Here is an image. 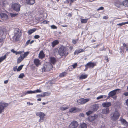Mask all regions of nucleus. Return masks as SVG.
Wrapping results in <instances>:
<instances>
[{
    "label": "nucleus",
    "mask_w": 128,
    "mask_h": 128,
    "mask_svg": "<svg viewBox=\"0 0 128 128\" xmlns=\"http://www.w3.org/2000/svg\"><path fill=\"white\" fill-rule=\"evenodd\" d=\"M8 106V104L4 102H0V114L4 112L5 108Z\"/></svg>",
    "instance_id": "5"
},
{
    "label": "nucleus",
    "mask_w": 128,
    "mask_h": 128,
    "mask_svg": "<svg viewBox=\"0 0 128 128\" xmlns=\"http://www.w3.org/2000/svg\"><path fill=\"white\" fill-rule=\"evenodd\" d=\"M103 98V96H100L97 97L96 98L97 100H98L102 98Z\"/></svg>",
    "instance_id": "52"
},
{
    "label": "nucleus",
    "mask_w": 128,
    "mask_h": 128,
    "mask_svg": "<svg viewBox=\"0 0 128 128\" xmlns=\"http://www.w3.org/2000/svg\"><path fill=\"white\" fill-rule=\"evenodd\" d=\"M80 110L81 109L76 107H73L69 109V112L70 113H76Z\"/></svg>",
    "instance_id": "10"
},
{
    "label": "nucleus",
    "mask_w": 128,
    "mask_h": 128,
    "mask_svg": "<svg viewBox=\"0 0 128 128\" xmlns=\"http://www.w3.org/2000/svg\"><path fill=\"white\" fill-rule=\"evenodd\" d=\"M78 122L75 120L72 121L69 125L68 128H76L78 126Z\"/></svg>",
    "instance_id": "8"
},
{
    "label": "nucleus",
    "mask_w": 128,
    "mask_h": 128,
    "mask_svg": "<svg viewBox=\"0 0 128 128\" xmlns=\"http://www.w3.org/2000/svg\"><path fill=\"white\" fill-rule=\"evenodd\" d=\"M67 74V73L66 72H63L60 74L59 76L62 78L66 76Z\"/></svg>",
    "instance_id": "28"
},
{
    "label": "nucleus",
    "mask_w": 128,
    "mask_h": 128,
    "mask_svg": "<svg viewBox=\"0 0 128 128\" xmlns=\"http://www.w3.org/2000/svg\"><path fill=\"white\" fill-rule=\"evenodd\" d=\"M11 51L14 53L16 54V55L20 54L22 53V51L16 52L13 49L11 50Z\"/></svg>",
    "instance_id": "30"
},
{
    "label": "nucleus",
    "mask_w": 128,
    "mask_h": 128,
    "mask_svg": "<svg viewBox=\"0 0 128 128\" xmlns=\"http://www.w3.org/2000/svg\"><path fill=\"white\" fill-rule=\"evenodd\" d=\"M17 66H16L13 68V70L14 71L17 70Z\"/></svg>",
    "instance_id": "61"
},
{
    "label": "nucleus",
    "mask_w": 128,
    "mask_h": 128,
    "mask_svg": "<svg viewBox=\"0 0 128 128\" xmlns=\"http://www.w3.org/2000/svg\"><path fill=\"white\" fill-rule=\"evenodd\" d=\"M99 106L98 104H95L93 105L92 107L91 110L93 112L96 111L99 108Z\"/></svg>",
    "instance_id": "14"
},
{
    "label": "nucleus",
    "mask_w": 128,
    "mask_h": 128,
    "mask_svg": "<svg viewBox=\"0 0 128 128\" xmlns=\"http://www.w3.org/2000/svg\"><path fill=\"white\" fill-rule=\"evenodd\" d=\"M122 124L126 126H127L128 125V123L123 118H122L120 120Z\"/></svg>",
    "instance_id": "20"
},
{
    "label": "nucleus",
    "mask_w": 128,
    "mask_h": 128,
    "mask_svg": "<svg viewBox=\"0 0 128 128\" xmlns=\"http://www.w3.org/2000/svg\"><path fill=\"white\" fill-rule=\"evenodd\" d=\"M24 76V74L23 73H22L20 74L18 76V78H22Z\"/></svg>",
    "instance_id": "44"
},
{
    "label": "nucleus",
    "mask_w": 128,
    "mask_h": 128,
    "mask_svg": "<svg viewBox=\"0 0 128 128\" xmlns=\"http://www.w3.org/2000/svg\"><path fill=\"white\" fill-rule=\"evenodd\" d=\"M4 38L3 37L0 38V46H2L4 42Z\"/></svg>",
    "instance_id": "35"
},
{
    "label": "nucleus",
    "mask_w": 128,
    "mask_h": 128,
    "mask_svg": "<svg viewBox=\"0 0 128 128\" xmlns=\"http://www.w3.org/2000/svg\"><path fill=\"white\" fill-rule=\"evenodd\" d=\"M23 66V65H22L18 66V68L17 69V71L18 72L20 71L22 68Z\"/></svg>",
    "instance_id": "41"
},
{
    "label": "nucleus",
    "mask_w": 128,
    "mask_h": 128,
    "mask_svg": "<svg viewBox=\"0 0 128 128\" xmlns=\"http://www.w3.org/2000/svg\"><path fill=\"white\" fill-rule=\"evenodd\" d=\"M67 51L68 49L66 47L62 45L59 48L58 53L61 57L63 56H66L68 54Z\"/></svg>",
    "instance_id": "1"
},
{
    "label": "nucleus",
    "mask_w": 128,
    "mask_h": 128,
    "mask_svg": "<svg viewBox=\"0 0 128 128\" xmlns=\"http://www.w3.org/2000/svg\"><path fill=\"white\" fill-rule=\"evenodd\" d=\"M90 100V98H81L78 100L77 102L79 104H82L89 101Z\"/></svg>",
    "instance_id": "9"
},
{
    "label": "nucleus",
    "mask_w": 128,
    "mask_h": 128,
    "mask_svg": "<svg viewBox=\"0 0 128 128\" xmlns=\"http://www.w3.org/2000/svg\"><path fill=\"white\" fill-rule=\"evenodd\" d=\"M18 14H10V16L12 17H15L16 15Z\"/></svg>",
    "instance_id": "47"
},
{
    "label": "nucleus",
    "mask_w": 128,
    "mask_h": 128,
    "mask_svg": "<svg viewBox=\"0 0 128 128\" xmlns=\"http://www.w3.org/2000/svg\"><path fill=\"white\" fill-rule=\"evenodd\" d=\"M12 7L14 10L17 12H18L20 10L21 6L19 4L14 3L12 4Z\"/></svg>",
    "instance_id": "7"
},
{
    "label": "nucleus",
    "mask_w": 128,
    "mask_h": 128,
    "mask_svg": "<svg viewBox=\"0 0 128 128\" xmlns=\"http://www.w3.org/2000/svg\"><path fill=\"white\" fill-rule=\"evenodd\" d=\"M104 9V8L102 6H101L97 9L98 10H103Z\"/></svg>",
    "instance_id": "55"
},
{
    "label": "nucleus",
    "mask_w": 128,
    "mask_h": 128,
    "mask_svg": "<svg viewBox=\"0 0 128 128\" xmlns=\"http://www.w3.org/2000/svg\"><path fill=\"white\" fill-rule=\"evenodd\" d=\"M14 35L13 36L14 38L15 39L16 41L19 40L22 34V33L21 30L18 28H16L14 30Z\"/></svg>",
    "instance_id": "2"
},
{
    "label": "nucleus",
    "mask_w": 128,
    "mask_h": 128,
    "mask_svg": "<svg viewBox=\"0 0 128 128\" xmlns=\"http://www.w3.org/2000/svg\"><path fill=\"white\" fill-rule=\"evenodd\" d=\"M102 105L104 107H108L111 105V103L110 102H104L102 104Z\"/></svg>",
    "instance_id": "21"
},
{
    "label": "nucleus",
    "mask_w": 128,
    "mask_h": 128,
    "mask_svg": "<svg viewBox=\"0 0 128 128\" xmlns=\"http://www.w3.org/2000/svg\"><path fill=\"white\" fill-rule=\"evenodd\" d=\"M40 36L38 35H36L34 36V38L35 39H38L40 38Z\"/></svg>",
    "instance_id": "54"
},
{
    "label": "nucleus",
    "mask_w": 128,
    "mask_h": 128,
    "mask_svg": "<svg viewBox=\"0 0 128 128\" xmlns=\"http://www.w3.org/2000/svg\"><path fill=\"white\" fill-rule=\"evenodd\" d=\"M88 75L87 74H82L79 77V79L80 80H82L85 79L87 78L88 76Z\"/></svg>",
    "instance_id": "23"
},
{
    "label": "nucleus",
    "mask_w": 128,
    "mask_h": 128,
    "mask_svg": "<svg viewBox=\"0 0 128 128\" xmlns=\"http://www.w3.org/2000/svg\"><path fill=\"white\" fill-rule=\"evenodd\" d=\"M118 89L119 90H118L116 91V93H117L118 94L121 92V90L120 89Z\"/></svg>",
    "instance_id": "57"
},
{
    "label": "nucleus",
    "mask_w": 128,
    "mask_h": 128,
    "mask_svg": "<svg viewBox=\"0 0 128 128\" xmlns=\"http://www.w3.org/2000/svg\"><path fill=\"white\" fill-rule=\"evenodd\" d=\"M36 114L37 116L40 117L39 122H42L45 118V114L44 113L41 112H37Z\"/></svg>",
    "instance_id": "6"
},
{
    "label": "nucleus",
    "mask_w": 128,
    "mask_h": 128,
    "mask_svg": "<svg viewBox=\"0 0 128 128\" xmlns=\"http://www.w3.org/2000/svg\"><path fill=\"white\" fill-rule=\"evenodd\" d=\"M22 53L20 54V56L17 59V63L18 64L20 63L29 54V52H24L22 51Z\"/></svg>",
    "instance_id": "4"
},
{
    "label": "nucleus",
    "mask_w": 128,
    "mask_h": 128,
    "mask_svg": "<svg viewBox=\"0 0 128 128\" xmlns=\"http://www.w3.org/2000/svg\"><path fill=\"white\" fill-rule=\"evenodd\" d=\"M128 24V22H122L118 24L117 26H122L126 24Z\"/></svg>",
    "instance_id": "37"
},
{
    "label": "nucleus",
    "mask_w": 128,
    "mask_h": 128,
    "mask_svg": "<svg viewBox=\"0 0 128 128\" xmlns=\"http://www.w3.org/2000/svg\"><path fill=\"white\" fill-rule=\"evenodd\" d=\"M42 23L44 24H45L49 23V22L46 20H44L42 22Z\"/></svg>",
    "instance_id": "49"
},
{
    "label": "nucleus",
    "mask_w": 128,
    "mask_h": 128,
    "mask_svg": "<svg viewBox=\"0 0 128 128\" xmlns=\"http://www.w3.org/2000/svg\"><path fill=\"white\" fill-rule=\"evenodd\" d=\"M51 28L53 29H56L57 28V27L54 25L51 26Z\"/></svg>",
    "instance_id": "46"
},
{
    "label": "nucleus",
    "mask_w": 128,
    "mask_h": 128,
    "mask_svg": "<svg viewBox=\"0 0 128 128\" xmlns=\"http://www.w3.org/2000/svg\"><path fill=\"white\" fill-rule=\"evenodd\" d=\"M97 117V115L94 114V116H89L88 117V119L89 121L92 122L96 120Z\"/></svg>",
    "instance_id": "13"
},
{
    "label": "nucleus",
    "mask_w": 128,
    "mask_h": 128,
    "mask_svg": "<svg viewBox=\"0 0 128 128\" xmlns=\"http://www.w3.org/2000/svg\"><path fill=\"white\" fill-rule=\"evenodd\" d=\"M50 94H49L47 92H44L43 93L42 95H41V96L42 97L47 96Z\"/></svg>",
    "instance_id": "36"
},
{
    "label": "nucleus",
    "mask_w": 128,
    "mask_h": 128,
    "mask_svg": "<svg viewBox=\"0 0 128 128\" xmlns=\"http://www.w3.org/2000/svg\"><path fill=\"white\" fill-rule=\"evenodd\" d=\"M34 63L37 66L40 64V62L39 60L37 58H35L34 60Z\"/></svg>",
    "instance_id": "16"
},
{
    "label": "nucleus",
    "mask_w": 128,
    "mask_h": 128,
    "mask_svg": "<svg viewBox=\"0 0 128 128\" xmlns=\"http://www.w3.org/2000/svg\"><path fill=\"white\" fill-rule=\"evenodd\" d=\"M78 39H77L76 40H73L72 41V43L74 44H76V41H78Z\"/></svg>",
    "instance_id": "48"
},
{
    "label": "nucleus",
    "mask_w": 128,
    "mask_h": 128,
    "mask_svg": "<svg viewBox=\"0 0 128 128\" xmlns=\"http://www.w3.org/2000/svg\"><path fill=\"white\" fill-rule=\"evenodd\" d=\"M93 112L92 110L91 111L89 110L88 112H86V114L87 115V116H88L90 115V114L92 113Z\"/></svg>",
    "instance_id": "40"
},
{
    "label": "nucleus",
    "mask_w": 128,
    "mask_h": 128,
    "mask_svg": "<svg viewBox=\"0 0 128 128\" xmlns=\"http://www.w3.org/2000/svg\"><path fill=\"white\" fill-rule=\"evenodd\" d=\"M85 68L84 69V71L86 70H87L88 69V66L86 65H85Z\"/></svg>",
    "instance_id": "62"
},
{
    "label": "nucleus",
    "mask_w": 128,
    "mask_h": 128,
    "mask_svg": "<svg viewBox=\"0 0 128 128\" xmlns=\"http://www.w3.org/2000/svg\"><path fill=\"white\" fill-rule=\"evenodd\" d=\"M85 48L84 49L81 48L79 49L78 50H79V51L81 53L85 51Z\"/></svg>",
    "instance_id": "50"
},
{
    "label": "nucleus",
    "mask_w": 128,
    "mask_h": 128,
    "mask_svg": "<svg viewBox=\"0 0 128 128\" xmlns=\"http://www.w3.org/2000/svg\"><path fill=\"white\" fill-rule=\"evenodd\" d=\"M105 60L106 62H108V58L107 56H106L105 57Z\"/></svg>",
    "instance_id": "58"
},
{
    "label": "nucleus",
    "mask_w": 128,
    "mask_h": 128,
    "mask_svg": "<svg viewBox=\"0 0 128 128\" xmlns=\"http://www.w3.org/2000/svg\"><path fill=\"white\" fill-rule=\"evenodd\" d=\"M80 53L79 50H76L74 52V54L75 55H77L78 54Z\"/></svg>",
    "instance_id": "42"
},
{
    "label": "nucleus",
    "mask_w": 128,
    "mask_h": 128,
    "mask_svg": "<svg viewBox=\"0 0 128 128\" xmlns=\"http://www.w3.org/2000/svg\"><path fill=\"white\" fill-rule=\"evenodd\" d=\"M33 93H34V91H32V90H29L27 92H25L23 94V95L24 96H25V95L28 94H32Z\"/></svg>",
    "instance_id": "29"
},
{
    "label": "nucleus",
    "mask_w": 128,
    "mask_h": 128,
    "mask_svg": "<svg viewBox=\"0 0 128 128\" xmlns=\"http://www.w3.org/2000/svg\"><path fill=\"white\" fill-rule=\"evenodd\" d=\"M50 60L52 64H54L56 62V59L54 57L50 58Z\"/></svg>",
    "instance_id": "24"
},
{
    "label": "nucleus",
    "mask_w": 128,
    "mask_h": 128,
    "mask_svg": "<svg viewBox=\"0 0 128 128\" xmlns=\"http://www.w3.org/2000/svg\"><path fill=\"white\" fill-rule=\"evenodd\" d=\"M74 0H66V2L68 3H70V5L71 6V4L72 3H73Z\"/></svg>",
    "instance_id": "39"
},
{
    "label": "nucleus",
    "mask_w": 128,
    "mask_h": 128,
    "mask_svg": "<svg viewBox=\"0 0 128 128\" xmlns=\"http://www.w3.org/2000/svg\"><path fill=\"white\" fill-rule=\"evenodd\" d=\"M118 90H119L116 89L110 92L108 94L109 96L111 97L115 95L116 94V91Z\"/></svg>",
    "instance_id": "17"
},
{
    "label": "nucleus",
    "mask_w": 128,
    "mask_h": 128,
    "mask_svg": "<svg viewBox=\"0 0 128 128\" xmlns=\"http://www.w3.org/2000/svg\"><path fill=\"white\" fill-rule=\"evenodd\" d=\"M6 58V55H4V56H2L0 58V62H1L3 61Z\"/></svg>",
    "instance_id": "34"
},
{
    "label": "nucleus",
    "mask_w": 128,
    "mask_h": 128,
    "mask_svg": "<svg viewBox=\"0 0 128 128\" xmlns=\"http://www.w3.org/2000/svg\"><path fill=\"white\" fill-rule=\"evenodd\" d=\"M30 40H28L26 42L25 45H28L29 44V43H30Z\"/></svg>",
    "instance_id": "56"
},
{
    "label": "nucleus",
    "mask_w": 128,
    "mask_h": 128,
    "mask_svg": "<svg viewBox=\"0 0 128 128\" xmlns=\"http://www.w3.org/2000/svg\"><path fill=\"white\" fill-rule=\"evenodd\" d=\"M34 93L36 92H42L41 90L38 89H37L36 90L34 91Z\"/></svg>",
    "instance_id": "45"
},
{
    "label": "nucleus",
    "mask_w": 128,
    "mask_h": 128,
    "mask_svg": "<svg viewBox=\"0 0 128 128\" xmlns=\"http://www.w3.org/2000/svg\"><path fill=\"white\" fill-rule=\"evenodd\" d=\"M36 30V29L35 28L33 29H30L28 31V33L29 35L31 34L32 33L35 32Z\"/></svg>",
    "instance_id": "27"
},
{
    "label": "nucleus",
    "mask_w": 128,
    "mask_h": 128,
    "mask_svg": "<svg viewBox=\"0 0 128 128\" xmlns=\"http://www.w3.org/2000/svg\"><path fill=\"white\" fill-rule=\"evenodd\" d=\"M35 2V0H26V3L27 4L31 5Z\"/></svg>",
    "instance_id": "15"
},
{
    "label": "nucleus",
    "mask_w": 128,
    "mask_h": 128,
    "mask_svg": "<svg viewBox=\"0 0 128 128\" xmlns=\"http://www.w3.org/2000/svg\"><path fill=\"white\" fill-rule=\"evenodd\" d=\"M87 124L84 122L80 124L79 126V128H87Z\"/></svg>",
    "instance_id": "22"
},
{
    "label": "nucleus",
    "mask_w": 128,
    "mask_h": 128,
    "mask_svg": "<svg viewBox=\"0 0 128 128\" xmlns=\"http://www.w3.org/2000/svg\"><path fill=\"white\" fill-rule=\"evenodd\" d=\"M68 108L67 106L66 107L62 106L60 108V109L61 110L63 111L67 109Z\"/></svg>",
    "instance_id": "38"
},
{
    "label": "nucleus",
    "mask_w": 128,
    "mask_h": 128,
    "mask_svg": "<svg viewBox=\"0 0 128 128\" xmlns=\"http://www.w3.org/2000/svg\"><path fill=\"white\" fill-rule=\"evenodd\" d=\"M126 105L128 106V99L126 100Z\"/></svg>",
    "instance_id": "63"
},
{
    "label": "nucleus",
    "mask_w": 128,
    "mask_h": 128,
    "mask_svg": "<svg viewBox=\"0 0 128 128\" xmlns=\"http://www.w3.org/2000/svg\"><path fill=\"white\" fill-rule=\"evenodd\" d=\"M123 95H125L126 96H128V92H125L123 94Z\"/></svg>",
    "instance_id": "60"
},
{
    "label": "nucleus",
    "mask_w": 128,
    "mask_h": 128,
    "mask_svg": "<svg viewBox=\"0 0 128 128\" xmlns=\"http://www.w3.org/2000/svg\"><path fill=\"white\" fill-rule=\"evenodd\" d=\"M45 56V55L42 50L40 51L38 57L40 59H42Z\"/></svg>",
    "instance_id": "19"
},
{
    "label": "nucleus",
    "mask_w": 128,
    "mask_h": 128,
    "mask_svg": "<svg viewBox=\"0 0 128 128\" xmlns=\"http://www.w3.org/2000/svg\"><path fill=\"white\" fill-rule=\"evenodd\" d=\"M122 4L125 6L128 7V1H124L122 3Z\"/></svg>",
    "instance_id": "31"
},
{
    "label": "nucleus",
    "mask_w": 128,
    "mask_h": 128,
    "mask_svg": "<svg viewBox=\"0 0 128 128\" xmlns=\"http://www.w3.org/2000/svg\"><path fill=\"white\" fill-rule=\"evenodd\" d=\"M123 46L124 47H125L126 49V50L127 51H128V45L124 43L123 44Z\"/></svg>",
    "instance_id": "43"
},
{
    "label": "nucleus",
    "mask_w": 128,
    "mask_h": 128,
    "mask_svg": "<svg viewBox=\"0 0 128 128\" xmlns=\"http://www.w3.org/2000/svg\"><path fill=\"white\" fill-rule=\"evenodd\" d=\"M108 16H104L103 17V18L104 19L107 20L108 19Z\"/></svg>",
    "instance_id": "53"
},
{
    "label": "nucleus",
    "mask_w": 128,
    "mask_h": 128,
    "mask_svg": "<svg viewBox=\"0 0 128 128\" xmlns=\"http://www.w3.org/2000/svg\"><path fill=\"white\" fill-rule=\"evenodd\" d=\"M78 66V64L77 63H75L74 64H73L71 66H69L68 67V68L70 69V68H71V67L72 66L73 67V68H76L77 66Z\"/></svg>",
    "instance_id": "33"
},
{
    "label": "nucleus",
    "mask_w": 128,
    "mask_h": 128,
    "mask_svg": "<svg viewBox=\"0 0 128 128\" xmlns=\"http://www.w3.org/2000/svg\"><path fill=\"white\" fill-rule=\"evenodd\" d=\"M121 50H120V53H122V54H123L124 53V50H122V48L120 49Z\"/></svg>",
    "instance_id": "59"
},
{
    "label": "nucleus",
    "mask_w": 128,
    "mask_h": 128,
    "mask_svg": "<svg viewBox=\"0 0 128 128\" xmlns=\"http://www.w3.org/2000/svg\"><path fill=\"white\" fill-rule=\"evenodd\" d=\"M0 15L1 18L6 19L8 17V16L6 14L3 13H1L0 14Z\"/></svg>",
    "instance_id": "26"
},
{
    "label": "nucleus",
    "mask_w": 128,
    "mask_h": 128,
    "mask_svg": "<svg viewBox=\"0 0 128 128\" xmlns=\"http://www.w3.org/2000/svg\"><path fill=\"white\" fill-rule=\"evenodd\" d=\"M59 43L58 40H54L51 43L52 46V48L54 47L56 45L58 44Z\"/></svg>",
    "instance_id": "18"
},
{
    "label": "nucleus",
    "mask_w": 128,
    "mask_h": 128,
    "mask_svg": "<svg viewBox=\"0 0 128 128\" xmlns=\"http://www.w3.org/2000/svg\"><path fill=\"white\" fill-rule=\"evenodd\" d=\"M72 14L71 13H69L68 15V16L69 17H71L72 16Z\"/></svg>",
    "instance_id": "64"
},
{
    "label": "nucleus",
    "mask_w": 128,
    "mask_h": 128,
    "mask_svg": "<svg viewBox=\"0 0 128 128\" xmlns=\"http://www.w3.org/2000/svg\"><path fill=\"white\" fill-rule=\"evenodd\" d=\"M79 116L80 117H84V114L83 113H80L79 114Z\"/></svg>",
    "instance_id": "51"
},
{
    "label": "nucleus",
    "mask_w": 128,
    "mask_h": 128,
    "mask_svg": "<svg viewBox=\"0 0 128 128\" xmlns=\"http://www.w3.org/2000/svg\"><path fill=\"white\" fill-rule=\"evenodd\" d=\"M88 18L84 19H81L80 20L81 22L82 23H86L87 22Z\"/></svg>",
    "instance_id": "32"
},
{
    "label": "nucleus",
    "mask_w": 128,
    "mask_h": 128,
    "mask_svg": "<svg viewBox=\"0 0 128 128\" xmlns=\"http://www.w3.org/2000/svg\"><path fill=\"white\" fill-rule=\"evenodd\" d=\"M120 115V114L118 111L114 112L110 114V119L113 121H116L118 120Z\"/></svg>",
    "instance_id": "3"
},
{
    "label": "nucleus",
    "mask_w": 128,
    "mask_h": 128,
    "mask_svg": "<svg viewBox=\"0 0 128 128\" xmlns=\"http://www.w3.org/2000/svg\"><path fill=\"white\" fill-rule=\"evenodd\" d=\"M86 65L89 68H92L96 66V63L91 62H88Z\"/></svg>",
    "instance_id": "12"
},
{
    "label": "nucleus",
    "mask_w": 128,
    "mask_h": 128,
    "mask_svg": "<svg viewBox=\"0 0 128 128\" xmlns=\"http://www.w3.org/2000/svg\"><path fill=\"white\" fill-rule=\"evenodd\" d=\"M102 112L104 114H107L110 111L108 108H104L102 110Z\"/></svg>",
    "instance_id": "25"
},
{
    "label": "nucleus",
    "mask_w": 128,
    "mask_h": 128,
    "mask_svg": "<svg viewBox=\"0 0 128 128\" xmlns=\"http://www.w3.org/2000/svg\"><path fill=\"white\" fill-rule=\"evenodd\" d=\"M6 28L3 26L0 27V38L2 37L4 32H6Z\"/></svg>",
    "instance_id": "11"
}]
</instances>
